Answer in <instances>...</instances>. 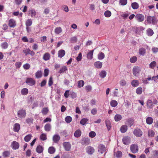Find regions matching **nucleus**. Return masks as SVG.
Masks as SVG:
<instances>
[{
  "label": "nucleus",
  "instance_id": "f257e3e1",
  "mask_svg": "<svg viewBox=\"0 0 158 158\" xmlns=\"http://www.w3.org/2000/svg\"><path fill=\"white\" fill-rule=\"evenodd\" d=\"M133 134L136 137H140L143 135V132L140 129L137 128L134 130Z\"/></svg>",
  "mask_w": 158,
  "mask_h": 158
},
{
  "label": "nucleus",
  "instance_id": "f03ea898",
  "mask_svg": "<svg viewBox=\"0 0 158 158\" xmlns=\"http://www.w3.org/2000/svg\"><path fill=\"white\" fill-rule=\"evenodd\" d=\"M147 23L153 24H155L157 23L156 19L154 16H148L147 18Z\"/></svg>",
  "mask_w": 158,
  "mask_h": 158
},
{
  "label": "nucleus",
  "instance_id": "7ed1b4c3",
  "mask_svg": "<svg viewBox=\"0 0 158 158\" xmlns=\"http://www.w3.org/2000/svg\"><path fill=\"white\" fill-rule=\"evenodd\" d=\"M135 19L138 22H142L143 21L144 19V16L142 14H137L135 15Z\"/></svg>",
  "mask_w": 158,
  "mask_h": 158
},
{
  "label": "nucleus",
  "instance_id": "20e7f679",
  "mask_svg": "<svg viewBox=\"0 0 158 158\" xmlns=\"http://www.w3.org/2000/svg\"><path fill=\"white\" fill-rule=\"evenodd\" d=\"M138 147L137 144H132L130 146V150L133 153H137L138 151Z\"/></svg>",
  "mask_w": 158,
  "mask_h": 158
},
{
  "label": "nucleus",
  "instance_id": "39448f33",
  "mask_svg": "<svg viewBox=\"0 0 158 158\" xmlns=\"http://www.w3.org/2000/svg\"><path fill=\"white\" fill-rule=\"evenodd\" d=\"M8 25L11 28H14L16 25V22L14 19H11L8 21Z\"/></svg>",
  "mask_w": 158,
  "mask_h": 158
},
{
  "label": "nucleus",
  "instance_id": "423d86ee",
  "mask_svg": "<svg viewBox=\"0 0 158 158\" xmlns=\"http://www.w3.org/2000/svg\"><path fill=\"white\" fill-rule=\"evenodd\" d=\"M63 145L65 151H69L71 150V146L69 142H64Z\"/></svg>",
  "mask_w": 158,
  "mask_h": 158
},
{
  "label": "nucleus",
  "instance_id": "0eeeda50",
  "mask_svg": "<svg viewBox=\"0 0 158 158\" xmlns=\"http://www.w3.org/2000/svg\"><path fill=\"white\" fill-rule=\"evenodd\" d=\"M140 71V69L139 67H134L133 69V74L135 76H138L139 75Z\"/></svg>",
  "mask_w": 158,
  "mask_h": 158
},
{
  "label": "nucleus",
  "instance_id": "6e6552de",
  "mask_svg": "<svg viewBox=\"0 0 158 158\" xmlns=\"http://www.w3.org/2000/svg\"><path fill=\"white\" fill-rule=\"evenodd\" d=\"M26 82L28 85L32 86L35 84V81L32 78H28L26 79Z\"/></svg>",
  "mask_w": 158,
  "mask_h": 158
},
{
  "label": "nucleus",
  "instance_id": "1a4fd4ad",
  "mask_svg": "<svg viewBox=\"0 0 158 158\" xmlns=\"http://www.w3.org/2000/svg\"><path fill=\"white\" fill-rule=\"evenodd\" d=\"M98 148V152L102 154L106 151V148L105 146L102 144H100Z\"/></svg>",
  "mask_w": 158,
  "mask_h": 158
},
{
  "label": "nucleus",
  "instance_id": "9d476101",
  "mask_svg": "<svg viewBox=\"0 0 158 158\" xmlns=\"http://www.w3.org/2000/svg\"><path fill=\"white\" fill-rule=\"evenodd\" d=\"M130 141L131 138L128 136H125L123 139V143L125 145L129 144L130 143Z\"/></svg>",
  "mask_w": 158,
  "mask_h": 158
},
{
  "label": "nucleus",
  "instance_id": "9b49d317",
  "mask_svg": "<svg viewBox=\"0 0 158 158\" xmlns=\"http://www.w3.org/2000/svg\"><path fill=\"white\" fill-rule=\"evenodd\" d=\"M26 114V111L25 110H19L18 112V115L19 117L23 118L25 117Z\"/></svg>",
  "mask_w": 158,
  "mask_h": 158
},
{
  "label": "nucleus",
  "instance_id": "f8f14e48",
  "mask_svg": "<svg viewBox=\"0 0 158 158\" xmlns=\"http://www.w3.org/2000/svg\"><path fill=\"white\" fill-rule=\"evenodd\" d=\"M12 148L14 150L17 149L19 148V143L15 141H14L11 144Z\"/></svg>",
  "mask_w": 158,
  "mask_h": 158
},
{
  "label": "nucleus",
  "instance_id": "ddd939ff",
  "mask_svg": "<svg viewBox=\"0 0 158 158\" xmlns=\"http://www.w3.org/2000/svg\"><path fill=\"white\" fill-rule=\"evenodd\" d=\"M36 13L35 10L32 9L29 10L28 13V15H31V18L35 17Z\"/></svg>",
  "mask_w": 158,
  "mask_h": 158
},
{
  "label": "nucleus",
  "instance_id": "4468645a",
  "mask_svg": "<svg viewBox=\"0 0 158 158\" xmlns=\"http://www.w3.org/2000/svg\"><path fill=\"white\" fill-rule=\"evenodd\" d=\"M134 123V120L132 118H130L127 120L125 124L131 127Z\"/></svg>",
  "mask_w": 158,
  "mask_h": 158
},
{
  "label": "nucleus",
  "instance_id": "2eb2a0df",
  "mask_svg": "<svg viewBox=\"0 0 158 158\" xmlns=\"http://www.w3.org/2000/svg\"><path fill=\"white\" fill-rule=\"evenodd\" d=\"M89 143L90 139L88 138H84L82 139L81 143L82 144L88 145Z\"/></svg>",
  "mask_w": 158,
  "mask_h": 158
},
{
  "label": "nucleus",
  "instance_id": "dca6fc26",
  "mask_svg": "<svg viewBox=\"0 0 158 158\" xmlns=\"http://www.w3.org/2000/svg\"><path fill=\"white\" fill-rule=\"evenodd\" d=\"M86 150L87 153L89 154H92L94 152V148L91 146L88 147Z\"/></svg>",
  "mask_w": 158,
  "mask_h": 158
},
{
  "label": "nucleus",
  "instance_id": "f3484780",
  "mask_svg": "<svg viewBox=\"0 0 158 158\" xmlns=\"http://www.w3.org/2000/svg\"><path fill=\"white\" fill-rule=\"evenodd\" d=\"M20 125L19 123H15L13 127V130L15 132H18L20 129Z\"/></svg>",
  "mask_w": 158,
  "mask_h": 158
},
{
  "label": "nucleus",
  "instance_id": "a211bd4d",
  "mask_svg": "<svg viewBox=\"0 0 158 158\" xmlns=\"http://www.w3.org/2000/svg\"><path fill=\"white\" fill-rule=\"evenodd\" d=\"M65 54V51L63 49L60 50L58 52V57L60 58H62Z\"/></svg>",
  "mask_w": 158,
  "mask_h": 158
},
{
  "label": "nucleus",
  "instance_id": "6ab92c4d",
  "mask_svg": "<svg viewBox=\"0 0 158 158\" xmlns=\"http://www.w3.org/2000/svg\"><path fill=\"white\" fill-rule=\"evenodd\" d=\"M50 55L48 53H45L43 56V59L45 61H47L50 60Z\"/></svg>",
  "mask_w": 158,
  "mask_h": 158
},
{
  "label": "nucleus",
  "instance_id": "aec40b11",
  "mask_svg": "<svg viewBox=\"0 0 158 158\" xmlns=\"http://www.w3.org/2000/svg\"><path fill=\"white\" fill-rule=\"evenodd\" d=\"M32 23V21L31 19H28L26 22V25L27 26V30L28 31V27L30 26Z\"/></svg>",
  "mask_w": 158,
  "mask_h": 158
},
{
  "label": "nucleus",
  "instance_id": "412c9836",
  "mask_svg": "<svg viewBox=\"0 0 158 158\" xmlns=\"http://www.w3.org/2000/svg\"><path fill=\"white\" fill-rule=\"evenodd\" d=\"M146 34L148 36H151L154 34V31L152 29L149 28L146 30Z\"/></svg>",
  "mask_w": 158,
  "mask_h": 158
},
{
  "label": "nucleus",
  "instance_id": "4be33fe9",
  "mask_svg": "<svg viewBox=\"0 0 158 158\" xmlns=\"http://www.w3.org/2000/svg\"><path fill=\"white\" fill-rule=\"evenodd\" d=\"M94 51V50H91L87 53V57L88 59L90 60L92 59Z\"/></svg>",
  "mask_w": 158,
  "mask_h": 158
},
{
  "label": "nucleus",
  "instance_id": "5701e85b",
  "mask_svg": "<svg viewBox=\"0 0 158 158\" xmlns=\"http://www.w3.org/2000/svg\"><path fill=\"white\" fill-rule=\"evenodd\" d=\"M60 139V137L58 135H54L53 137V140L54 142L57 143Z\"/></svg>",
  "mask_w": 158,
  "mask_h": 158
},
{
  "label": "nucleus",
  "instance_id": "b1692460",
  "mask_svg": "<svg viewBox=\"0 0 158 158\" xmlns=\"http://www.w3.org/2000/svg\"><path fill=\"white\" fill-rule=\"evenodd\" d=\"M94 65L96 68L100 69L102 66V63L99 61H98L94 63Z\"/></svg>",
  "mask_w": 158,
  "mask_h": 158
},
{
  "label": "nucleus",
  "instance_id": "393cba45",
  "mask_svg": "<svg viewBox=\"0 0 158 158\" xmlns=\"http://www.w3.org/2000/svg\"><path fill=\"white\" fill-rule=\"evenodd\" d=\"M51 125L50 123H47L44 126L45 130L46 131H49L51 129Z\"/></svg>",
  "mask_w": 158,
  "mask_h": 158
},
{
  "label": "nucleus",
  "instance_id": "a878e982",
  "mask_svg": "<svg viewBox=\"0 0 158 158\" xmlns=\"http://www.w3.org/2000/svg\"><path fill=\"white\" fill-rule=\"evenodd\" d=\"M81 132L80 130L78 129L74 133V136L77 138L81 136Z\"/></svg>",
  "mask_w": 158,
  "mask_h": 158
},
{
  "label": "nucleus",
  "instance_id": "bb28decb",
  "mask_svg": "<svg viewBox=\"0 0 158 158\" xmlns=\"http://www.w3.org/2000/svg\"><path fill=\"white\" fill-rule=\"evenodd\" d=\"M36 151L39 153H42L43 151V147L40 145L38 146L36 148Z\"/></svg>",
  "mask_w": 158,
  "mask_h": 158
},
{
  "label": "nucleus",
  "instance_id": "cd10ccee",
  "mask_svg": "<svg viewBox=\"0 0 158 158\" xmlns=\"http://www.w3.org/2000/svg\"><path fill=\"white\" fill-rule=\"evenodd\" d=\"M127 126L126 125H124L121 127L120 130L121 132L124 133L125 132L127 131Z\"/></svg>",
  "mask_w": 158,
  "mask_h": 158
},
{
  "label": "nucleus",
  "instance_id": "c85d7f7f",
  "mask_svg": "<svg viewBox=\"0 0 158 158\" xmlns=\"http://www.w3.org/2000/svg\"><path fill=\"white\" fill-rule=\"evenodd\" d=\"M146 122L148 124H151L153 122V118L150 117H148L146 119Z\"/></svg>",
  "mask_w": 158,
  "mask_h": 158
},
{
  "label": "nucleus",
  "instance_id": "c756f323",
  "mask_svg": "<svg viewBox=\"0 0 158 158\" xmlns=\"http://www.w3.org/2000/svg\"><path fill=\"white\" fill-rule=\"evenodd\" d=\"M30 50L29 48H24L23 49V52L25 54V56H27V55L30 54Z\"/></svg>",
  "mask_w": 158,
  "mask_h": 158
},
{
  "label": "nucleus",
  "instance_id": "7c9ffc66",
  "mask_svg": "<svg viewBox=\"0 0 158 158\" xmlns=\"http://www.w3.org/2000/svg\"><path fill=\"white\" fill-rule=\"evenodd\" d=\"M139 52L140 55L143 56L145 53L146 50L144 48H141L139 49Z\"/></svg>",
  "mask_w": 158,
  "mask_h": 158
},
{
  "label": "nucleus",
  "instance_id": "2f4dec72",
  "mask_svg": "<svg viewBox=\"0 0 158 158\" xmlns=\"http://www.w3.org/2000/svg\"><path fill=\"white\" fill-rule=\"evenodd\" d=\"M28 93V91L27 89L24 88L21 90V93L23 95H26Z\"/></svg>",
  "mask_w": 158,
  "mask_h": 158
},
{
  "label": "nucleus",
  "instance_id": "473e14b6",
  "mask_svg": "<svg viewBox=\"0 0 158 158\" xmlns=\"http://www.w3.org/2000/svg\"><path fill=\"white\" fill-rule=\"evenodd\" d=\"M31 137L32 135L31 134H28L25 137L24 140L26 142H28L30 140Z\"/></svg>",
  "mask_w": 158,
  "mask_h": 158
},
{
  "label": "nucleus",
  "instance_id": "72a5a7b5",
  "mask_svg": "<svg viewBox=\"0 0 158 158\" xmlns=\"http://www.w3.org/2000/svg\"><path fill=\"white\" fill-rule=\"evenodd\" d=\"M10 155V152L8 151H5L2 153V156L4 158L9 157Z\"/></svg>",
  "mask_w": 158,
  "mask_h": 158
},
{
  "label": "nucleus",
  "instance_id": "f704fd0d",
  "mask_svg": "<svg viewBox=\"0 0 158 158\" xmlns=\"http://www.w3.org/2000/svg\"><path fill=\"white\" fill-rule=\"evenodd\" d=\"M153 155V157H149L148 158H158V150H156L153 151L152 152Z\"/></svg>",
  "mask_w": 158,
  "mask_h": 158
},
{
  "label": "nucleus",
  "instance_id": "c9c22d12",
  "mask_svg": "<svg viewBox=\"0 0 158 158\" xmlns=\"http://www.w3.org/2000/svg\"><path fill=\"white\" fill-rule=\"evenodd\" d=\"M55 149L53 147H50L48 150V153L51 154H53L55 152Z\"/></svg>",
  "mask_w": 158,
  "mask_h": 158
},
{
  "label": "nucleus",
  "instance_id": "e433bc0d",
  "mask_svg": "<svg viewBox=\"0 0 158 158\" xmlns=\"http://www.w3.org/2000/svg\"><path fill=\"white\" fill-rule=\"evenodd\" d=\"M40 138L41 140L44 141L47 139V135L44 133H42L40 135Z\"/></svg>",
  "mask_w": 158,
  "mask_h": 158
},
{
  "label": "nucleus",
  "instance_id": "4c0bfd02",
  "mask_svg": "<svg viewBox=\"0 0 158 158\" xmlns=\"http://www.w3.org/2000/svg\"><path fill=\"white\" fill-rule=\"evenodd\" d=\"M131 85L133 86L137 87L139 85L138 81L136 80H134L132 81Z\"/></svg>",
  "mask_w": 158,
  "mask_h": 158
},
{
  "label": "nucleus",
  "instance_id": "58836bf2",
  "mask_svg": "<svg viewBox=\"0 0 158 158\" xmlns=\"http://www.w3.org/2000/svg\"><path fill=\"white\" fill-rule=\"evenodd\" d=\"M68 69L66 66H63L62 67L59 71L58 72V73L60 74L61 73H63L64 72L66 71Z\"/></svg>",
  "mask_w": 158,
  "mask_h": 158
},
{
  "label": "nucleus",
  "instance_id": "ea45409f",
  "mask_svg": "<svg viewBox=\"0 0 158 158\" xmlns=\"http://www.w3.org/2000/svg\"><path fill=\"white\" fill-rule=\"evenodd\" d=\"M8 46V44L6 42H3L1 44V48L3 49H6L7 48Z\"/></svg>",
  "mask_w": 158,
  "mask_h": 158
},
{
  "label": "nucleus",
  "instance_id": "a19ab883",
  "mask_svg": "<svg viewBox=\"0 0 158 158\" xmlns=\"http://www.w3.org/2000/svg\"><path fill=\"white\" fill-rule=\"evenodd\" d=\"M131 6L132 8L134 9H137L139 7L138 4L136 2L132 3Z\"/></svg>",
  "mask_w": 158,
  "mask_h": 158
},
{
  "label": "nucleus",
  "instance_id": "79ce46f5",
  "mask_svg": "<svg viewBox=\"0 0 158 158\" xmlns=\"http://www.w3.org/2000/svg\"><path fill=\"white\" fill-rule=\"evenodd\" d=\"M72 118L69 116L66 117L65 118V120L67 123H70L72 121Z\"/></svg>",
  "mask_w": 158,
  "mask_h": 158
},
{
  "label": "nucleus",
  "instance_id": "37998d69",
  "mask_svg": "<svg viewBox=\"0 0 158 158\" xmlns=\"http://www.w3.org/2000/svg\"><path fill=\"white\" fill-rule=\"evenodd\" d=\"M122 119V116L121 115L117 114L114 116V119L116 121H118Z\"/></svg>",
  "mask_w": 158,
  "mask_h": 158
},
{
  "label": "nucleus",
  "instance_id": "c03bdc74",
  "mask_svg": "<svg viewBox=\"0 0 158 158\" xmlns=\"http://www.w3.org/2000/svg\"><path fill=\"white\" fill-rule=\"evenodd\" d=\"M35 75L36 78H40L42 76V72L40 71H38L35 73Z\"/></svg>",
  "mask_w": 158,
  "mask_h": 158
},
{
  "label": "nucleus",
  "instance_id": "a18cd8bd",
  "mask_svg": "<svg viewBox=\"0 0 158 158\" xmlns=\"http://www.w3.org/2000/svg\"><path fill=\"white\" fill-rule=\"evenodd\" d=\"M110 104L112 107H115L117 105L118 103L116 101L113 100L110 102Z\"/></svg>",
  "mask_w": 158,
  "mask_h": 158
},
{
  "label": "nucleus",
  "instance_id": "49530a36",
  "mask_svg": "<svg viewBox=\"0 0 158 158\" xmlns=\"http://www.w3.org/2000/svg\"><path fill=\"white\" fill-rule=\"evenodd\" d=\"M142 88L141 87H139L137 88L136 92L138 94H141L142 93Z\"/></svg>",
  "mask_w": 158,
  "mask_h": 158
},
{
  "label": "nucleus",
  "instance_id": "de8ad7c7",
  "mask_svg": "<svg viewBox=\"0 0 158 158\" xmlns=\"http://www.w3.org/2000/svg\"><path fill=\"white\" fill-rule=\"evenodd\" d=\"M155 134L154 132L152 130H149L148 131V136L150 137H153Z\"/></svg>",
  "mask_w": 158,
  "mask_h": 158
},
{
  "label": "nucleus",
  "instance_id": "09e8293b",
  "mask_svg": "<svg viewBox=\"0 0 158 158\" xmlns=\"http://www.w3.org/2000/svg\"><path fill=\"white\" fill-rule=\"evenodd\" d=\"M153 102L151 100H148L147 102V107L148 108H151L152 106Z\"/></svg>",
  "mask_w": 158,
  "mask_h": 158
},
{
  "label": "nucleus",
  "instance_id": "8fccbe9b",
  "mask_svg": "<svg viewBox=\"0 0 158 158\" xmlns=\"http://www.w3.org/2000/svg\"><path fill=\"white\" fill-rule=\"evenodd\" d=\"M88 119L86 118H83L80 121V123L83 125H85L86 122L88 121Z\"/></svg>",
  "mask_w": 158,
  "mask_h": 158
},
{
  "label": "nucleus",
  "instance_id": "3c124183",
  "mask_svg": "<svg viewBox=\"0 0 158 158\" xmlns=\"http://www.w3.org/2000/svg\"><path fill=\"white\" fill-rule=\"evenodd\" d=\"M84 82L83 81L80 80L78 82V87L79 88L81 87L84 86Z\"/></svg>",
  "mask_w": 158,
  "mask_h": 158
},
{
  "label": "nucleus",
  "instance_id": "603ef678",
  "mask_svg": "<svg viewBox=\"0 0 158 158\" xmlns=\"http://www.w3.org/2000/svg\"><path fill=\"white\" fill-rule=\"evenodd\" d=\"M48 108L45 107L43 109L42 113L44 115L46 114L48 112Z\"/></svg>",
  "mask_w": 158,
  "mask_h": 158
},
{
  "label": "nucleus",
  "instance_id": "864d4df0",
  "mask_svg": "<svg viewBox=\"0 0 158 158\" xmlns=\"http://www.w3.org/2000/svg\"><path fill=\"white\" fill-rule=\"evenodd\" d=\"M62 31V29L60 27L56 28L55 30V32L56 34H59Z\"/></svg>",
  "mask_w": 158,
  "mask_h": 158
},
{
  "label": "nucleus",
  "instance_id": "5fc2aeb1",
  "mask_svg": "<svg viewBox=\"0 0 158 158\" xmlns=\"http://www.w3.org/2000/svg\"><path fill=\"white\" fill-rule=\"evenodd\" d=\"M137 60V58L136 56H134L130 59V61L132 63H135Z\"/></svg>",
  "mask_w": 158,
  "mask_h": 158
},
{
  "label": "nucleus",
  "instance_id": "6e6d98bb",
  "mask_svg": "<svg viewBox=\"0 0 158 158\" xmlns=\"http://www.w3.org/2000/svg\"><path fill=\"white\" fill-rule=\"evenodd\" d=\"M98 58L99 60H101L103 59L104 57V54L101 52L98 54Z\"/></svg>",
  "mask_w": 158,
  "mask_h": 158
},
{
  "label": "nucleus",
  "instance_id": "4d7b16f0",
  "mask_svg": "<svg viewBox=\"0 0 158 158\" xmlns=\"http://www.w3.org/2000/svg\"><path fill=\"white\" fill-rule=\"evenodd\" d=\"M106 72L103 71L100 73L99 75L101 77L103 78L106 77Z\"/></svg>",
  "mask_w": 158,
  "mask_h": 158
},
{
  "label": "nucleus",
  "instance_id": "13d9d810",
  "mask_svg": "<svg viewBox=\"0 0 158 158\" xmlns=\"http://www.w3.org/2000/svg\"><path fill=\"white\" fill-rule=\"evenodd\" d=\"M156 63L155 61L151 62L149 64V67L151 69H153L156 65Z\"/></svg>",
  "mask_w": 158,
  "mask_h": 158
},
{
  "label": "nucleus",
  "instance_id": "bf43d9fd",
  "mask_svg": "<svg viewBox=\"0 0 158 158\" xmlns=\"http://www.w3.org/2000/svg\"><path fill=\"white\" fill-rule=\"evenodd\" d=\"M53 84V79L52 77H50L48 82V85L49 86H52Z\"/></svg>",
  "mask_w": 158,
  "mask_h": 158
},
{
  "label": "nucleus",
  "instance_id": "052dcab7",
  "mask_svg": "<svg viewBox=\"0 0 158 158\" xmlns=\"http://www.w3.org/2000/svg\"><path fill=\"white\" fill-rule=\"evenodd\" d=\"M33 119L31 118H28L26 119V122L28 124L32 123Z\"/></svg>",
  "mask_w": 158,
  "mask_h": 158
},
{
  "label": "nucleus",
  "instance_id": "680f3d73",
  "mask_svg": "<svg viewBox=\"0 0 158 158\" xmlns=\"http://www.w3.org/2000/svg\"><path fill=\"white\" fill-rule=\"evenodd\" d=\"M96 133L94 131H91L89 133V136L91 138H94L96 135Z\"/></svg>",
  "mask_w": 158,
  "mask_h": 158
},
{
  "label": "nucleus",
  "instance_id": "e2e57ef3",
  "mask_svg": "<svg viewBox=\"0 0 158 158\" xmlns=\"http://www.w3.org/2000/svg\"><path fill=\"white\" fill-rule=\"evenodd\" d=\"M23 68L25 69H28L30 67V65L28 63H26L23 65Z\"/></svg>",
  "mask_w": 158,
  "mask_h": 158
},
{
  "label": "nucleus",
  "instance_id": "0e129e2a",
  "mask_svg": "<svg viewBox=\"0 0 158 158\" xmlns=\"http://www.w3.org/2000/svg\"><path fill=\"white\" fill-rule=\"evenodd\" d=\"M77 38L76 36H74L72 37L70 39L72 43H75L77 42Z\"/></svg>",
  "mask_w": 158,
  "mask_h": 158
},
{
  "label": "nucleus",
  "instance_id": "69168bd1",
  "mask_svg": "<svg viewBox=\"0 0 158 158\" xmlns=\"http://www.w3.org/2000/svg\"><path fill=\"white\" fill-rule=\"evenodd\" d=\"M119 3L121 5L124 6L127 4V0H120Z\"/></svg>",
  "mask_w": 158,
  "mask_h": 158
},
{
  "label": "nucleus",
  "instance_id": "338daca9",
  "mask_svg": "<svg viewBox=\"0 0 158 158\" xmlns=\"http://www.w3.org/2000/svg\"><path fill=\"white\" fill-rule=\"evenodd\" d=\"M49 70L48 69H45L44 71V77H47L48 74Z\"/></svg>",
  "mask_w": 158,
  "mask_h": 158
},
{
  "label": "nucleus",
  "instance_id": "774afa93",
  "mask_svg": "<svg viewBox=\"0 0 158 158\" xmlns=\"http://www.w3.org/2000/svg\"><path fill=\"white\" fill-rule=\"evenodd\" d=\"M92 87L90 85H88L85 87V89L86 90L87 92H90L91 90Z\"/></svg>",
  "mask_w": 158,
  "mask_h": 158
}]
</instances>
